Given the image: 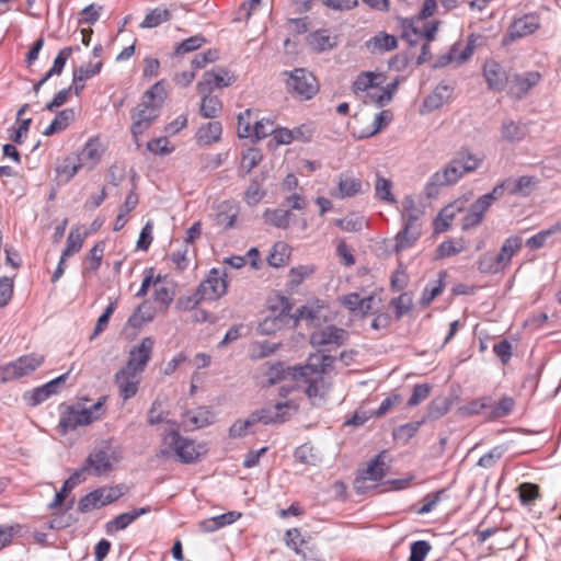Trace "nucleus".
<instances>
[{"mask_svg":"<svg viewBox=\"0 0 561 561\" xmlns=\"http://www.w3.org/2000/svg\"><path fill=\"white\" fill-rule=\"evenodd\" d=\"M240 517H241V513L231 511V512L202 520L199 523V528L204 533H213V531H216L225 526L233 524Z\"/></svg>","mask_w":561,"mask_h":561,"instance_id":"29","label":"nucleus"},{"mask_svg":"<svg viewBox=\"0 0 561 561\" xmlns=\"http://www.w3.org/2000/svg\"><path fill=\"white\" fill-rule=\"evenodd\" d=\"M367 188H364V183L359 178L350 173H341L336 180V187L330 191L333 198L345 199L356 195L363 194Z\"/></svg>","mask_w":561,"mask_h":561,"instance_id":"14","label":"nucleus"},{"mask_svg":"<svg viewBox=\"0 0 561 561\" xmlns=\"http://www.w3.org/2000/svg\"><path fill=\"white\" fill-rule=\"evenodd\" d=\"M375 196L388 204H394L397 202L392 188L393 183L391 180L386 179L379 174L376 175L375 184Z\"/></svg>","mask_w":561,"mask_h":561,"instance_id":"39","label":"nucleus"},{"mask_svg":"<svg viewBox=\"0 0 561 561\" xmlns=\"http://www.w3.org/2000/svg\"><path fill=\"white\" fill-rule=\"evenodd\" d=\"M67 375L68 374H64L46 385L36 388L30 397L31 404L37 405L47 400L50 396L57 393L60 383L66 380Z\"/></svg>","mask_w":561,"mask_h":561,"instance_id":"30","label":"nucleus"},{"mask_svg":"<svg viewBox=\"0 0 561 561\" xmlns=\"http://www.w3.org/2000/svg\"><path fill=\"white\" fill-rule=\"evenodd\" d=\"M347 333L343 329H339L336 327L330 325L321 330L314 331L310 341L316 346L322 345H341L346 340Z\"/></svg>","mask_w":561,"mask_h":561,"instance_id":"21","label":"nucleus"},{"mask_svg":"<svg viewBox=\"0 0 561 561\" xmlns=\"http://www.w3.org/2000/svg\"><path fill=\"white\" fill-rule=\"evenodd\" d=\"M105 398H100L95 403L89 408L70 407L65 413H62L59 426L64 433L75 431L79 426H85L92 422L101 419L105 410L103 403Z\"/></svg>","mask_w":561,"mask_h":561,"instance_id":"7","label":"nucleus"},{"mask_svg":"<svg viewBox=\"0 0 561 561\" xmlns=\"http://www.w3.org/2000/svg\"><path fill=\"white\" fill-rule=\"evenodd\" d=\"M539 18L536 14H526L513 22L508 30L512 39L533 34L539 27Z\"/></svg>","mask_w":561,"mask_h":561,"instance_id":"24","label":"nucleus"},{"mask_svg":"<svg viewBox=\"0 0 561 561\" xmlns=\"http://www.w3.org/2000/svg\"><path fill=\"white\" fill-rule=\"evenodd\" d=\"M497 262L499 261H497L495 254L485 253L480 259V261L478 263V268L481 273H484V274H497V273L504 271L502 265Z\"/></svg>","mask_w":561,"mask_h":561,"instance_id":"52","label":"nucleus"},{"mask_svg":"<svg viewBox=\"0 0 561 561\" xmlns=\"http://www.w3.org/2000/svg\"><path fill=\"white\" fill-rule=\"evenodd\" d=\"M206 39L202 35H194L181 42L175 48V55H185L194 51L205 44Z\"/></svg>","mask_w":561,"mask_h":561,"instance_id":"56","label":"nucleus"},{"mask_svg":"<svg viewBox=\"0 0 561 561\" xmlns=\"http://www.w3.org/2000/svg\"><path fill=\"white\" fill-rule=\"evenodd\" d=\"M165 98L167 91L162 81L154 83L152 88L144 94L141 102L131 114L133 124L130 130L136 141L159 116L161 105Z\"/></svg>","mask_w":561,"mask_h":561,"instance_id":"3","label":"nucleus"},{"mask_svg":"<svg viewBox=\"0 0 561 561\" xmlns=\"http://www.w3.org/2000/svg\"><path fill=\"white\" fill-rule=\"evenodd\" d=\"M85 236L87 233H81L79 228H72L67 237L66 248L61 253L62 259H68L78 253L83 247Z\"/></svg>","mask_w":561,"mask_h":561,"instance_id":"40","label":"nucleus"},{"mask_svg":"<svg viewBox=\"0 0 561 561\" xmlns=\"http://www.w3.org/2000/svg\"><path fill=\"white\" fill-rule=\"evenodd\" d=\"M222 133L221 123L213 121L202 125L196 131V141L202 146H209L219 141Z\"/></svg>","mask_w":561,"mask_h":561,"instance_id":"28","label":"nucleus"},{"mask_svg":"<svg viewBox=\"0 0 561 561\" xmlns=\"http://www.w3.org/2000/svg\"><path fill=\"white\" fill-rule=\"evenodd\" d=\"M102 61L95 64L89 62L73 71V82H84L101 71Z\"/></svg>","mask_w":561,"mask_h":561,"instance_id":"54","label":"nucleus"},{"mask_svg":"<svg viewBox=\"0 0 561 561\" xmlns=\"http://www.w3.org/2000/svg\"><path fill=\"white\" fill-rule=\"evenodd\" d=\"M541 75L538 71L514 75L508 81L507 93L512 98L522 99L539 83Z\"/></svg>","mask_w":561,"mask_h":561,"instance_id":"15","label":"nucleus"},{"mask_svg":"<svg viewBox=\"0 0 561 561\" xmlns=\"http://www.w3.org/2000/svg\"><path fill=\"white\" fill-rule=\"evenodd\" d=\"M466 250L465 242L459 240H447L442 242L437 248L438 257H449Z\"/></svg>","mask_w":561,"mask_h":561,"instance_id":"50","label":"nucleus"},{"mask_svg":"<svg viewBox=\"0 0 561 561\" xmlns=\"http://www.w3.org/2000/svg\"><path fill=\"white\" fill-rule=\"evenodd\" d=\"M285 543L297 554H301L306 558V553L302 550V546L306 543V540L298 528H291L286 531Z\"/></svg>","mask_w":561,"mask_h":561,"instance_id":"49","label":"nucleus"},{"mask_svg":"<svg viewBox=\"0 0 561 561\" xmlns=\"http://www.w3.org/2000/svg\"><path fill=\"white\" fill-rule=\"evenodd\" d=\"M168 415L169 412L163 409L161 401L157 399L152 402L151 408L148 411L147 421L150 425H157L161 423L167 425V422L169 421L167 419Z\"/></svg>","mask_w":561,"mask_h":561,"instance_id":"51","label":"nucleus"},{"mask_svg":"<svg viewBox=\"0 0 561 561\" xmlns=\"http://www.w3.org/2000/svg\"><path fill=\"white\" fill-rule=\"evenodd\" d=\"M402 219L403 222H419L421 210L416 208L415 202L411 196L404 197L402 202Z\"/></svg>","mask_w":561,"mask_h":561,"instance_id":"53","label":"nucleus"},{"mask_svg":"<svg viewBox=\"0 0 561 561\" xmlns=\"http://www.w3.org/2000/svg\"><path fill=\"white\" fill-rule=\"evenodd\" d=\"M462 209V206L459 205V203H454L445 208L439 213L435 220V231L436 232H444L449 229L451 226V222L458 211Z\"/></svg>","mask_w":561,"mask_h":561,"instance_id":"37","label":"nucleus"},{"mask_svg":"<svg viewBox=\"0 0 561 561\" xmlns=\"http://www.w3.org/2000/svg\"><path fill=\"white\" fill-rule=\"evenodd\" d=\"M44 363L43 355H24L0 368L1 381L18 379L34 371Z\"/></svg>","mask_w":561,"mask_h":561,"instance_id":"10","label":"nucleus"},{"mask_svg":"<svg viewBox=\"0 0 561 561\" xmlns=\"http://www.w3.org/2000/svg\"><path fill=\"white\" fill-rule=\"evenodd\" d=\"M75 119V111L66 108L59 112L50 125L43 131L44 136H51L54 134L65 130L70 123Z\"/></svg>","mask_w":561,"mask_h":561,"instance_id":"36","label":"nucleus"},{"mask_svg":"<svg viewBox=\"0 0 561 561\" xmlns=\"http://www.w3.org/2000/svg\"><path fill=\"white\" fill-rule=\"evenodd\" d=\"M71 54H72L71 47H65V48L60 49L54 60L53 67L46 73L47 77L60 75L66 65L67 59L70 57Z\"/></svg>","mask_w":561,"mask_h":561,"instance_id":"63","label":"nucleus"},{"mask_svg":"<svg viewBox=\"0 0 561 561\" xmlns=\"http://www.w3.org/2000/svg\"><path fill=\"white\" fill-rule=\"evenodd\" d=\"M266 195L262 181L254 179L247 187L243 199L249 206L257 205Z\"/></svg>","mask_w":561,"mask_h":561,"instance_id":"46","label":"nucleus"},{"mask_svg":"<svg viewBox=\"0 0 561 561\" xmlns=\"http://www.w3.org/2000/svg\"><path fill=\"white\" fill-rule=\"evenodd\" d=\"M519 500L523 505H530L539 497V486L534 483L525 482L518 486Z\"/></svg>","mask_w":561,"mask_h":561,"instance_id":"57","label":"nucleus"},{"mask_svg":"<svg viewBox=\"0 0 561 561\" xmlns=\"http://www.w3.org/2000/svg\"><path fill=\"white\" fill-rule=\"evenodd\" d=\"M275 131V123L270 118H262L256 121L253 126V135L256 140L263 139L267 136H273Z\"/></svg>","mask_w":561,"mask_h":561,"instance_id":"60","label":"nucleus"},{"mask_svg":"<svg viewBox=\"0 0 561 561\" xmlns=\"http://www.w3.org/2000/svg\"><path fill=\"white\" fill-rule=\"evenodd\" d=\"M154 318V311L148 301L141 302L133 314L128 318L127 324L134 329H140L144 324L149 323Z\"/></svg>","mask_w":561,"mask_h":561,"instance_id":"32","label":"nucleus"},{"mask_svg":"<svg viewBox=\"0 0 561 561\" xmlns=\"http://www.w3.org/2000/svg\"><path fill=\"white\" fill-rule=\"evenodd\" d=\"M214 413L206 407H199L187 411L183 416V422L192 428H202L214 422Z\"/></svg>","mask_w":561,"mask_h":561,"instance_id":"25","label":"nucleus"},{"mask_svg":"<svg viewBox=\"0 0 561 561\" xmlns=\"http://www.w3.org/2000/svg\"><path fill=\"white\" fill-rule=\"evenodd\" d=\"M202 102L199 106V113L205 118H215L221 112V101L210 93L201 94Z\"/></svg>","mask_w":561,"mask_h":561,"instance_id":"41","label":"nucleus"},{"mask_svg":"<svg viewBox=\"0 0 561 561\" xmlns=\"http://www.w3.org/2000/svg\"><path fill=\"white\" fill-rule=\"evenodd\" d=\"M308 44L312 50L320 53L332 48L335 45V42L327 31H316L309 35Z\"/></svg>","mask_w":561,"mask_h":561,"instance_id":"44","label":"nucleus"},{"mask_svg":"<svg viewBox=\"0 0 561 561\" xmlns=\"http://www.w3.org/2000/svg\"><path fill=\"white\" fill-rule=\"evenodd\" d=\"M483 75L491 90L502 91L505 85L508 87L510 78L502 66L494 60L484 64Z\"/></svg>","mask_w":561,"mask_h":561,"instance_id":"22","label":"nucleus"},{"mask_svg":"<svg viewBox=\"0 0 561 561\" xmlns=\"http://www.w3.org/2000/svg\"><path fill=\"white\" fill-rule=\"evenodd\" d=\"M397 38L393 35L387 34L385 32L378 33L366 43L367 48L373 53L390 51L397 48Z\"/></svg>","mask_w":561,"mask_h":561,"instance_id":"34","label":"nucleus"},{"mask_svg":"<svg viewBox=\"0 0 561 561\" xmlns=\"http://www.w3.org/2000/svg\"><path fill=\"white\" fill-rule=\"evenodd\" d=\"M122 458L118 447L104 442L99 448L89 455L82 471H87L93 476H102L113 469V465Z\"/></svg>","mask_w":561,"mask_h":561,"instance_id":"8","label":"nucleus"},{"mask_svg":"<svg viewBox=\"0 0 561 561\" xmlns=\"http://www.w3.org/2000/svg\"><path fill=\"white\" fill-rule=\"evenodd\" d=\"M171 11L164 7H158L149 11L140 23L141 28H153L171 19Z\"/></svg>","mask_w":561,"mask_h":561,"instance_id":"38","label":"nucleus"},{"mask_svg":"<svg viewBox=\"0 0 561 561\" xmlns=\"http://www.w3.org/2000/svg\"><path fill=\"white\" fill-rule=\"evenodd\" d=\"M528 134L526 124L513 119H504L500 127L501 139L508 144L523 141Z\"/></svg>","mask_w":561,"mask_h":561,"instance_id":"23","label":"nucleus"},{"mask_svg":"<svg viewBox=\"0 0 561 561\" xmlns=\"http://www.w3.org/2000/svg\"><path fill=\"white\" fill-rule=\"evenodd\" d=\"M382 76L374 72H362L353 83V92L363 102L378 107L385 106L392 100L396 83L382 87Z\"/></svg>","mask_w":561,"mask_h":561,"instance_id":"4","label":"nucleus"},{"mask_svg":"<svg viewBox=\"0 0 561 561\" xmlns=\"http://www.w3.org/2000/svg\"><path fill=\"white\" fill-rule=\"evenodd\" d=\"M280 408H276V404L264 407L252 412L253 417L255 419L256 424L263 423L265 425L282 423V414H278L277 410Z\"/></svg>","mask_w":561,"mask_h":561,"instance_id":"47","label":"nucleus"},{"mask_svg":"<svg viewBox=\"0 0 561 561\" xmlns=\"http://www.w3.org/2000/svg\"><path fill=\"white\" fill-rule=\"evenodd\" d=\"M202 447L193 439L180 434V426L175 421H168L161 435V444L156 451L158 459H176L183 463H192L198 460Z\"/></svg>","mask_w":561,"mask_h":561,"instance_id":"1","label":"nucleus"},{"mask_svg":"<svg viewBox=\"0 0 561 561\" xmlns=\"http://www.w3.org/2000/svg\"><path fill=\"white\" fill-rule=\"evenodd\" d=\"M400 28L401 36L404 38L410 45L416 44L421 39H427V42H432L435 38L436 32L438 30L439 22H428L424 23L421 27L417 25L420 22L415 20L403 19L400 20Z\"/></svg>","mask_w":561,"mask_h":561,"instance_id":"11","label":"nucleus"},{"mask_svg":"<svg viewBox=\"0 0 561 561\" xmlns=\"http://www.w3.org/2000/svg\"><path fill=\"white\" fill-rule=\"evenodd\" d=\"M445 276L446 273L442 271L439 272L438 279L430 282L426 285L420 300L422 305L428 306L443 291Z\"/></svg>","mask_w":561,"mask_h":561,"instance_id":"45","label":"nucleus"},{"mask_svg":"<svg viewBox=\"0 0 561 561\" xmlns=\"http://www.w3.org/2000/svg\"><path fill=\"white\" fill-rule=\"evenodd\" d=\"M288 256V245L285 242H276L267 256V261L271 266L279 267L287 262Z\"/></svg>","mask_w":561,"mask_h":561,"instance_id":"48","label":"nucleus"},{"mask_svg":"<svg viewBox=\"0 0 561 561\" xmlns=\"http://www.w3.org/2000/svg\"><path fill=\"white\" fill-rule=\"evenodd\" d=\"M227 291V280L220 275L219 271L213 268L206 279L197 288L194 297L180 298L178 305L180 308L188 309L198 304L199 300H216Z\"/></svg>","mask_w":561,"mask_h":561,"instance_id":"6","label":"nucleus"},{"mask_svg":"<svg viewBox=\"0 0 561 561\" xmlns=\"http://www.w3.org/2000/svg\"><path fill=\"white\" fill-rule=\"evenodd\" d=\"M421 236V225L419 222H407L404 228L396 237L394 250L397 252L410 248Z\"/></svg>","mask_w":561,"mask_h":561,"instance_id":"26","label":"nucleus"},{"mask_svg":"<svg viewBox=\"0 0 561 561\" xmlns=\"http://www.w3.org/2000/svg\"><path fill=\"white\" fill-rule=\"evenodd\" d=\"M391 306L394 308L397 319H400L410 311L412 307V297L410 294L403 293L391 300Z\"/></svg>","mask_w":561,"mask_h":561,"instance_id":"59","label":"nucleus"},{"mask_svg":"<svg viewBox=\"0 0 561 561\" xmlns=\"http://www.w3.org/2000/svg\"><path fill=\"white\" fill-rule=\"evenodd\" d=\"M262 160V153L255 148L248 149L242 154L241 170L244 174L250 173Z\"/></svg>","mask_w":561,"mask_h":561,"instance_id":"55","label":"nucleus"},{"mask_svg":"<svg viewBox=\"0 0 561 561\" xmlns=\"http://www.w3.org/2000/svg\"><path fill=\"white\" fill-rule=\"evenodd\" d=\"M255 425H256L255 419L253 417V414L251 413L247 419H244V420L239 419L233 422V424L229 428V436L231 438L244 437L248 434L253 433Z\"/></svg>","mask_w":561,"mask_h":561,"instance_id":"43","label":"nucleus"},{"mask_svg":"<svg viewBox=\"0 0 561 561\" xmlns=\"http://www.w3.org/2000/svg\"><path fill=\"white\" fill-rule=\"evenodd\" d=\"M481 163L482 158L469 151H460L446 167L430 178L425 185L426 196H437L442 187L457 183L465 173L476 171Z\"/></svg>","mask_w":561,"mask_h":561,"instance_id":"2","label":"nucleus"},{"mask_svg":"<svg viewBox=\"0 0 561 561\" xmlns=\"http://www.w3.org/2000/svg\"><path fill=\"white\" fill-rule=\"evenodd\" d=\"M103 153L104 146L102 142L98 138H92L78 154V161L84 169L92 170L100 163Z\"/></svg>","mask_w":561,"mask_h":561,"instance_id":"20","label":"nucleus"},{"mask_svg":"<svg viewBox=\"0 0 561 561\" xmlns=\"http://www.w3.org/2000/svg\"><path fill=\"white\" fill-rule=\"evenodd\" d=\"M455 90V85L450 82H440L436 88L424 99L421 113H431L443 105L448 103Z\"/></svg>","mask_w":561,"mask_h":561,"instance_id":"18","label":"nucleus"},{"mask_svg":"<svg viewBox=\"0 0 561 561\" xmlns=\"http://www.w3.org/2000/svg\"><path fill=\"white\" fill-rule=\"evenodd\" d=\"M288 374L305 386L304 391L312 403L323 399L330 389V382L327 380L323 370L314 368L313 365L289 368Z\"/></svg>","mask_w":561,"mask_h":561,"instance_id":"5","label":"nucleus"},{"mask_svg":"<svg viewBox=\"0 0 561 561\" xmlns=\"http://www.w3.org/2000/svg\"><path fill=\"white\" fill-rule=\"evenodd\" d=\"M514 408V400L510 397H503L497 402L491 400V407L488 408L489 413L486 417L489 420H496L508 415Z\"/></svg>","mask_w":561,"mask_h":561,"instance_id":"42","label":"nucleus"},{"mask_svg":"<svg viewBox=\"0 0 561 561\" xmlns=\"http://www.w3.org/2000/svg\"><path fill=\"white\" fill-rule=\"evenodd\" d=\"M149 512H150L149 507H140V508H135L130 512L122 513L106 524V531L114 533V531H118V530H124L138 517H140Z\"/></svg>","mask_w":561,"mask_h":561,"instance_id":"27","label":"nucleus"},{"mask_svg":"<svg viewBox=\"0 0 561 561\" xmlns=\"http://www.w3.org/2000/svg\"><path fill=\"white\" fill-rule=\"evenodd\" d=\"M431 549V545L425 540L414 541L410 548L409 561H424Z\"/></svg>","mask_w":561,"mask_h":561,"instance_id":"64","label":"nucleus"},{"mask_svg":"<svg viewBox=\"0 0 561 561\" xmlns=\"http://www.w3.org/2000/svg\"><path fill=\"white\" fill-rule=\"evenodd\" d=\"M510 193L511 194H524L527 195L530 193L535 181L531 176H520L515 180L513 183L507 181Z\"/></svg>","mask_w":561,"mask_h":561,"instance_id":"58","label":"nucleus"},{"mask_svg":"<svg viewBox=\"0 0 561 561\" xmlns=\"http://www.w3.org/2000/svg\"><path fill=\"white\" fill-rule=\"evenodd\" d=\"M291 214L289 210L284 209H265L263 213V219L266 225L287 229L290 224Z\"/></svg>","mask_w":561,"mask_h":561,"instance_id":"35","label":"nucleus"},{"mask_svg":"<svg viewBox=\"0 0 561 561\" xmlns=\"http://www.w3.org/2000/svg\"><path fill=\"white\" fill-rule=\"evenodd\" d=\"M237 80L236 76L226 68L213 69L204 72L196 89L199 94L211 93L215 89H222L231 85Z\"/></svg>","mask_w":561,"mask_h":561,"instance_id":"13","label":"nucleus"},{"mask_svg":"<svg viewBox=\"0 0 561 561\" xmlns=\"http://www.w3.org/2000/svg\"><path fill=\"white\" fill-rule=\"evenodd\" d=\"M123 494V489L119 485L96 489L80 500L79 510L90 512L118 500Z\"/></svg>","mask_w":561,"mask_h":561,"instance_id":"12","label":"nucleus"},{"mask_svg":"<svg viewBox=\"0 0 561 561\" xmlns=\"http://www.w3.org/2000/svg\"><path fill=\"white\" fill-rule=\"evenodd\" d=\"M153 285L156 302L161 304L164 307H168L174 299V291L170 287L160 284L159 280L154 282Z\"/></svg>","mask_w":561,"mask_h":561,"instance_id":"61","label":"nucleus"},{"mask_svg":"<svg viewBox=\"0 0 561 561\" xmlns=\"http://www.w3.org/2000/svg\"><path fill=\"white\" fill-rule=\"evenodd\" d=\"M141 374L125 366L116 373L115 382L124 400H128L137 393Z\"/></svg>","mask_w":561,"mask_h":561,"instance_id":"19","label":"nucleus"},{"mask_svg":"<svg viewBox=\"0 0 561 561\" xmlns=\"http://www.w3.org/2000/svg\"><path fill=\"white\" fill-rule=\"evenodd\" d=\"M153 345L154 340L151 336L144 337L130 350L125 367L142 373L151 358Z\"/></svg>","mask_w":561,"mask_h":561,"instance_id":"16","label":"nucleus"},{"mask_svg":"<svg viewBox=\"0 0 561 561\" xmlns=\"http://www.w3.org/2000/svg\"><path fill=\"white\" fill-rule=\"evenodd\" d=\"M386 476V462L385 453L377 455L371 461L368 462L367 467L360 471L359 476L355 480V489L358 491L365 490L366 481L374 483L382 480Z\"/></svg>","mask_w":561,"mask_h":561,"instance_id":"17","label":"nucleus"},{"mask_svg":"<svg viewBox=\"0 0 561 561\" xmlns=\"http://www.w3.org/2000/svg\"><path fill=\"white\" fill-rule=\"evenodd\" d=\"M522 244V238L518 236H512L504 241L499 253L495 254L497 263L504 270L510 265L513 255L520 250Z\"/></svg>","mask_w":561,"mask_h":561,"instance_id":"31","label":"nucleus"},{"mask_svg":"<svg viewBox=\"0 0 561 561\" xmlns=\"http://www.w3.org/2000/svg\"><path fill=\"white\" fill-rule=\"evenodd\" d=\"M279 305L280 310L279 313L273 318L267 317L264 319V321L260 324V330L262 333L270 334L277 330L280 327V323L283 321V318L287 317L290 311L289 302L286 298L280 297L279 298Z\"/></svg>","mask_w":561,"mask_h":561,"instance_id":"33","label":"nucleus"},{"mask_svg":"<svg viewBox=\"0 0 561 561\" xmlns=\"http://www.w3.org/2000/svg\"><path fill=\"white\" fill-rule=\"evenodd\" d=\"M103 251L104 247L102 243H96L90 251L89 254L85 257L87 267L88 271H96L100 265L103 257Z\"/></svg>","mask_w":561,"mask_h":561,"instance_id":"62","label":"nucleus"},{"mask_svg":"<svg viewBox=\"0 0 561 561\" xmlns=\"http://www.w3.org/2000/svg\"><path fill=\"white\" fill-rule=\"evenodd\" d=\"M287 76L286 87L290 94L300 100H310L318 92V84L312 73L304 68H297L290 72H284Z\"/></svg>","mask_w":561,"mask_h":561,"instance_id":"9","label":"nucleus"}]
</instances>
